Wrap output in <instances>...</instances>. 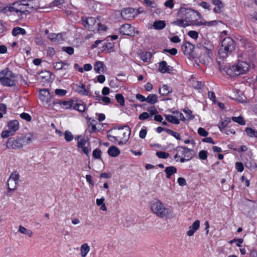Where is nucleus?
Masks as SVG:
<instances>
[{
  "mask_svg": "<svg viewBox=\"0 0 257 257\" xmlns=\"http://www.w3.org/2000/svg\"><path fill=\"white\" fill-rule=\"evenodd\" d=\"M200 14L193 9L183 6L181 7L178 12L179 19L172 22L171 24L180 27L185 28L189 26H212L217 25L219 21H212L210 22L199 21L196 18L199 17Z\"/></svg>",
  "mask_w": 257,
  "mask_h": 257,
  "instance_id": "obj_1",
  "label": "nucleus"
},
{
  "mask_svg": "<svg viewBox=\"0 0 257 257\" xmlns=\"http://www.w3.org/2000/svg\"><path fill=\"white\" fill-rule=\"evenodd\" d=\"M214 46L210 41H205L203 45L197 44L196 46L197 54L201 63L207 65L211 60Z\"/></svg>",
  "mask_w": 257,
  "mask_h": 257,
  "instance_id": "obj_2",
  "label": "nucleus"
},
{
  "mask_svg": "<svg viewBox=\"0 0 257 257\" xmlns=\"http://www.w3.org/2000/svg\"><path fill=\"white\" fill-rule=\"evenodd\" d=\"M150 208L153 213L158 217L165 219L173 217V210L166 207L159 200L151 201L150 204Z\"/></svg>",
  "mask_w": 257,
  "mask_h": 257,
  "instance_id": "obj_3",
  "label": "nucleus"
},
{
  "mask_svg": "<svg viewBox=\"0 0 257 257\" xmlns=\"http://www.w3.org/2000/svg\"><path fill=\"white\" fill-rule=\"evenodd\" d=\"M174 158L176 162L184 163L192 159L194 155L193 151L186 147H178L176 149Z\"/></svg>",
  "mask_w": 257,
  "mask_h": 257,
  "instance_id": "obj_4",
  "label": "nucleus"
},
{
  "mask_svg": "<svg viewBox=\"0 0 257 257\" xmlns=\"http://www.w3.org/2000/svg\"><path fill=\"white\" fill-rule=\"evenodd\" d=\"M250 68L249 65L244 61L239 62L236 65L229 67L225 70V73L231 77L238 76L246 73Z\"/></svg>",
  "mask_w": 257,
  "mask_h": 257,
  "instance_id": "obj_5",
  "label": "nucleus"
},
{
  "mask_svg": "<svg viewBox=\"0 0 257 257\" xmlns=\"http://www.w3.org/2000/svg\"><path fill=\"white\" fill-rule=\"evenodd\" d=\"M235 49V43L230 37H226L222 41L218 51L220 57L224 58L230 55Z\"/></svg>",
  "mask_w": 257,
  "mask_h": 257,
  "instance_id": "obj_6",
  "label": "nucleus"
},
{
  "mask_svg": "<svg viewBox=\"0 0 257 257\" xmlns=\"http://www.w3.org/2000/svg\"><path fill=\"white\" fill-rule=\"evenodd\" d=\"M0 82L8 87L15 86L16 84V76L8 68H6L0 72Z\"/></svg>",
  "mask_w": 257,
  "mask_h": 257,
  "instance_id": "obj_7",
  "label": "nucleus"
},
{
  "mask_svg": "<svg viewBox=\"0 0 257 257\" xmlns=\"http://www.w3.org/2000/svg\"><path fill=\"white\" fill-rule=\"evenodd\" d=\"M25 3L26 1L24 0L16 1L8 7L7 11L16 15L19 19H21L24 15L28 14Z\"/></svg>",
  "mask_w": 257,
  "mask_h": 257,
  "instance_id": "obj_8",
  "label": "nucleus"
},
{
  "mask_svg": "<svg viewBox=\"0 0 257 257\" xmlns=\"http://www.w3.org/2000/svg\"><path fill=\"white\" fill-rule=\"evenodd\" d=\"M114 135L117 136L118 145H123L128 141L131 134V129L128 126H122L113 131Z\"/></svg>",
  "mask_w": 257,
  "mask_h": 257,
  "instance_id": "obj_9",
  "label": "nucleus"
},
{
  "mask_svg": "<svg viewBox=\"0 0 257 257\" xmlns=\"http://www.w3.org/2000/svg\"><path fill=\"white\" fill-rule=\"evenodd\" d=\"M75 139L77 141V147L81 148L83 153L85 154L86 155H88L91 151V149L90 147L85 146L87 144L89 145L88 139L84 137H82L80 136H78L75 138Z\"/></svg>",
  "mask_w": 257,
  "mask_h": 257,
  "instance_id": "obj_10",
  "label": "nucleus"
},
{
  "mask_svg": "<svg viewBox=\"0 0 257 257\" xmlns=\"http://www.w3.org/2000/svg\"><path fill=\"white\" fill-rule=\"evenodd\" d=\"M82 24L84 27L89 30V31L95 32L96 30V23L97 20L93 17H82Z\"/></svg>",
  "mask_w": 257,
  "mask_h": 257,
  "instance_id": "obj_11",
  "label": "nucleus"
},
{
  "mask_svg": "<svg viewBox=\"0 0 257 257\" xmlns=\"http://www.w3.org/2000/svg\"><path fill=\"white\" fill-rule=\"evenodd\" d=\"M23 140L21 138L16 139L10 138L6 144V147L8 149H16L23 146Z\"/></svg>",
  "mask_w": 257,
  "mask_h": 257,
  "instance_id": "obj_12",
  "label": "nucleus"
},
{
  "mask_svg": "<svg viewBox=\"0 0 257 257\" xmlns=\"http://www.w3.org/2000/svg\"><path fill=\"white\" fill-rule=\"evenodd\" d=\"M28 14L41 9L39 2L38 0H24Z\"/></svg>",
  "mask_w": 257,
  "mask_h": 257,
  "instance_id": "obj_13",
  "label": "nucleus"
},
{
  "mask_svg": "<svg viewBox=\"0 0 257 257\" xmlns=\"http://www.w3.org/2000/svg\"><path fill=\"white\" fill-rule=\"evenodd\" d=\"M39 97L44 105L46 106H50L49 103L51 99V96L48 89H43L40 90Z\"/></svg>",
  "mask_w": 257,
  "mask_h": 257,
  "instance_id": "obj_14",
  "label": "nucleus"
},
{
  "mask_svg": "<svg viewBox=\"0 0 257 257\" xmlns=\"http://www.w3.org/2000/svg\"><path fill=\"white\" fill-rule=\"evenodd\" d=\"M119 32L122 35H125L130 36H135L136 33L134 27H132L128 24H125L122 25L119 28ZM136 33H138V31H136Z\"/></svg>",
  "mask_w": 257,
  "mask_h": 257,
  "instance_id": "obj_15",
  "label": "nucleus"
},
{
  "mask_svg": "<svg viewBox=\"0 0 257 257\" xmlns=\"http://www.w3.org/2000/svg\"><path fill=\"white\" fill-rule=\"evenodd\" d=\"M136 14L135 9L130 8L124 9L121 12L122 18L125 20H131L134 19Z\"/></svg>",
  "mask_w": 257,
  "mask_h": 257,
  "instance_id": "obj_16",
  "label": "nucleus"
},
{
  "mask_svg": "<svg viewBox=\"0 0 257 257\" xmlns=\"http://www.w3.org/2000/svg\"><path fill=\"white\" fill-rule=\"evenodd\" d=\"M73 88L76 92L82 95H89V91L85 88V85L82 83L74 84Z\"/></svg>",
  "mask_w": 257,
  "mask_h": 257,
  "instance_id": "obj_17",
  "label": "nucleus"
},
{
  "mask_svg": "<svg viewBox=\"0 0 257 257\" xmlns=\"http://www.w3.org/2000/svg\"><path fill=\"white\" fill-rule=\"evenodd\" d=\"M181 49L185 55H190L194 49V47L191 43L185 42L182 45Z\"/></svg>",
  "mask_w": 257,
  "mask_h": 257,
  "instance_id": "obj_18",
  "label": "nucleus"
},
{
  "mask_svg": "<svg viewBox=\"0 0 257 257\" xmlns=\"http://www.w3.org/2000/svg\"><path fill=\"white\" fill-rule=\"evenodd\" d=\"M200 227V221L198 220H195L193 224L189 227V230L187 232V234L189 236H192L194 233L199 229Z\"/></svg>",
  "mask_w": 257,
  "mask_h": 257,
  "instance_id": "obj_19",
  "label": "nucleus"
},
{
  "mask_svg": "<svg viewBox=\"0 0 257 257\" xmlns=\"http://www.w3.org/2000/svg\"><path fill=\"white\" fill-rule=\"evenodd\" d=\"M173 69V68L167 65L166 61H163L159 63V70L160 72L163 73L166 72L169 73Z\"/></svg>",
  "mask_w": 257,
  "mask_h": 257,
  "instance_id": "obj_20",
  "label": "nucleus"
},
{
  "mask_svg": "<svg viewBox=\"0 0 257 257\" xmlns=\"http://www.w3.org/2000/svg\"><path fill=\"white\" fill-rule=\"evenodd\" d=\"M8 126L9 130L15 134V133L19 128V121L17 120H11L8 122Z\"/></svg>",
  "mask_w": 257,
  "mask_h": 257,
  "instance_id": "obj_21",
  "label": "nucleus"
},
{
  "mask_svg": "<svg viewBox=\"0 0 257 257\" xmlns=\"http://www.w3.org/2000/svg\"><path fill=\"white\" fill-rule=\"evenodd\" d=\"M90 247L87 243H83L80 246V255L81 257H86L90 251Z\"/></svg>",
  "mask_w": 257,
  "mask_h": 257,
  "instance_id": "obj_22",
  "label": "nucleus"
},
{
  "mask_svg": "<svg viewBox=\"0 0 257 257\" xmlns=\"http://www.w3.org/2000/svg\"><path fill=\"white\" fill-rule=\"evenodd\" d=\"M107 153L110 156L115 157L119 155L120 151L116 147L112 146L109 148Z\"/></svg>",
  "mask_w": 257,
  "mask_h": 257,
  "instance_id": "obj_23",
  "label": "nucleus"
},
{
  "mask_svg": "<svg viewBox=\"0 0 257 257\" xmlns=\"http://www.w3.org/2000/svg\"><path fill=\"white\" fill-rule=\"evenodd\" d=\"M172 92V89H171L167 85H163V86L159 88V92L162 96H166L169 93Z\"/></svg>",
  "mask_w": 257,
  "mask_h": 257,
  "instance_id": "obj_24",
  "label": "nucleus"
},
{
  "mask_svg": "<svg viewBox=\"0 0 257 257\" xmlns=\"http://www.w3.org/2000/svg\"><path fill=\"white\" fill-rule=\"evenodd\" d=\"M18 231L22 234L28 236L30 237H32L33 234V232L31 230L27 229L22 225L19 226Z\"/></svg>",
  "mask_w": 257,
  "mask_h": 257,
  "instance_id": "obj_25",
  "label": "nucleus"
},
{
  "mask_svg": "<svg viewBox=\"0 0 257 257\" xmlns=\"http://www.w3.org/2000/svg\"><path fill=\"white\" fill-rule=\"evenodd\" d=\"M213 4L217 7L214 8L213 11L216 13H220L221 12V9L223 7L222 2L220 0H213Z\"/></svg>",
  "mask_w": 257,
  "mask_h": 257,
  "instance_id": "obj_26",
  "label": "nucleus"
},
{
  "mask_svg": "<svg viewBox=\"0 0 257 257\" xmlns=\"http://www.w3.org/2000/svg\"><path fill=\"white\" fill-rule=\"evenodd\" d=\"M165 172L167 175V178L170 179L171 176L177 172V169L174 166H169L166 168Z\"/></svg>",
  "mask_w": 257,
  "mask_h": 257,
  "instance_id": "obj_27",
  "label": "nucleus"
},
{
  "mask_svg": "<svg viewBox=\"0 0 257 257\" xmlns=\"http://www.w3.org/2000/svg\"><path fill=\"white\" fill-rule=\"evenodd\" d=\"M166 26L165 22L161 20L156 21L153 24V27L156 30H162Z\"/></svg>",
  "mask_w": 257,
  "mask_h": 257,
  "instance_id": "obj_28",
  "label": "nucleus"
},
{
  "mask_svg": "<svg viewBox=\"0 0 257 257\" xmlns=\"http://www.w3.org/2000/svg\"><path fill=\"white\" fill-rule=\"evenodd\" d=\"M12 33L14 36H16L20 34L23 35H25L26 34V31L23 28L17 27L13 29Z\"/></svg>",
  "mask_w": 257,
  "mask_h": 257,
  "instance_id": "obj_29",
  "label": "nucleus"
},
{
  "mask_svg": "<svg viewBox=\"0 0 257 257\" xmlns=\"http://www.w3.org/2000/svg\"><path fill=\"white\" fill-rule=\"evenodd\" d=\"M68 65H69L67 63L63 61L57 62L53 64V67L54 69L57 70H61L63 68L66 69L65 68V66H68Z\"/></svg>",
  "mask_w": 257,
  "mask_h": 257,
  "instance_id": "obj_30",
  "label": "nucleus"
},
{
  "mask_svg": "<svg viewBox=\"0 0 257 257\" xmlns=\"http://www.w3.org/2000/svg\"><path fill=\"white\" fill-rule=\"evenodd\" d=\"M146 101L150 104H155L158 101V96L155 94H150L146 98Z\"/></svg>",
  "mask_w": 257,
  "mask_h": 257,
  "instance_id": "obj_31",
  "label": "nucleus"
},
{
  "mask_svg": "<svg viewBox=\"0 0 257 257\" xmlns=\"http://www.w3.org/2000/svg\"><path fill=\"white\" fill-rule=\"evenodd\" d=\"M94 70L97 73H100L103 71V63L101 61H97L95 63L94 66Z\"/></svg>",
  "mask_w": 257,
  "mask_h": 257,
  "instance_id": "obj_32",
  "label": "nucleus"
},
{
  "mask_svg": "<svg viewBox=\"0 0 257 257\" xmlns=\"http://www.w3.org/2000/svg\"><path fill=\"white\" fill-rule=\"evenodd\" d=\"M104 197H102L100 199H97L96 200V204L98 206H100V209L102 211L107 210V207L104 203Z\"/></svg>",
  "mask_w": 257,
  "mask_h": 257,
  "instance_id": "obj_33",
  "label": "nucleus"
},
{
  "mask_svg": "<svg viewBox=\"0 0 257 257\" xmlns=\"http://www.w3.org/2000/svg\"><path fill=\"white\" fill-rule=\"evenodd\" d=\"M165 117L166 120L171 123L176 124H178L180 123L179 120L178 118H177L175 116L172 115H165Z\"/></svg>",
  "mask_w": 257,
  "mask_h": 257,
  "instance_id": "obj_34",
  "label": "nucleus"
},
{
  "mask_svg": "<svg viewBox=\"0 0 257 257\" xmlns=\"http://www.w3.org/2000/svg\"><path fill=\"white\" fill-rule=\"evenodd\" d=\"M245 131L248 136L251 138L254 137L257 139V131L252 129L251 127H246Z\"/></svg>",
  "mask_w": 257,
  "mask_h": 257,
  "instance_id": "obj_35",
  "label": "nucleus"
},
{
  "mask_svg": "<svg viewBox=\"0 0 257 257\" xmlns=\"http://www.w3.org/2000/svg\"><path fill=\"white\" fill-rule=\"evenodd\" d=\"M18 183V182L14 181H12L11 182V181H10V180L8 179V182H7V185H8V189L10 191L15 190L16 188L17 185Z\"/></svg>",
  "mask_w": 257,
  "mask_h": 257,
  "instance_id": "obj_36",
  "label": "nucleus"
},
{
  "mask_svg": "<svg viewBox=\"0 0 257 257\" xmlns=\"http://www.w3.org/2000/svg\"><path fill=\"white\" fill-rule=\"evenodd\" d=\"M230 122L229 118H226L224 120L221 121L218 124V127L221 132Z\"/></svg>",
  "mask_w": 257,
  "mask_h": 257,
  "instance_id": "obj_37",
  "label": "nucleus"
},
{
  "mask_svg": "<svg viewBox=\"0 0 257 257\" xmlns=\"http://www.w3.org/2000/svg\"><path fill=\"white\" fill-rule=\"evenodd\" d=\"M231 119L233 121L237 122L242 125H245V122L243 118L241 116H237V117L232 116L231 117Z\"/></svg>",
  "mask_w": 257,
  "mask_h": 257,
  "instance_id": "obj_38",
  "label": "nucleus"
},
{
  "mask_svg": "<svg viewBox=\"0 0 257 257\" xmlns=\"http://www.w3.org/2000/svg\"><path fill=\"white\" fill-rule=\"evenodd\" d=\"M20 176L19 175V173L17 171H15L12 173L11 174L9 179L10 180V181H14L16 182H18L19 180Z\"/></svg>",
  "mask_w": 257,
  "mask_h": 257,
  "instance_id": "obj_39",
  "label": "nucleus"
},
{
  "mask_svg": "<svg viewBox=\"0 0 257 257\" xmlns=\"http://www.w3.org/2000/svg\"><path fill=\"white\" fill-rule=\"evenodd\" d=\"M64 138L67 142H71L73 140L74 137L71 132L66 131L64 133Z\"/></svg>",
  "mask_w": 257,
  "mask_h": 257,
  "instance_id": "obj_40",
  "label": "nucleus"
},
{
  "mask_svg": "<svg viewBox=\"0 0 257 257\" xmlns=\"http://www.w3.org/2000/svg\"><path fill=\"white\" fill-rule=\"evenodd\" d=\"M96 30L95 32H99L100 31H105L106 30V27L105 26L102 25L99 21L97 19V23H96Z\"/></svg>",
  "mask_w": 257,
  "mask_h": 257,
  "instance_id": "obj_41",
  "label": "nucleus"
},
{
  "mask_svg": "<svg viewBox=\"0 0 257 257\" xmlns=\"http://www.w3.org/2000/svg\"><path fill=\"white\" fill-rule=\"evenodd\" d=\"M151 57V54L150 53H143L141 54V58L144 62H148L150 61Z\"/></svg>",
  "mask_w": 257,
  "mask_h": 257,
  "instance_id": "obj_42",
  "label": "nucleus"
},
{
  "mask_svg": "<svg viewBox=\"0 0 257 257\" xmlns=\"http://www.w3.org/2000/svg\"><path fill=\"white\" fill-rule=\"evenodd\" d=\"M115 98L120 105L123 106L124 105V98L121 94H116Z\"/></svg>",
  "mask_w": 257,
  "mask_h": 257,
  "instance_id": "obj_43",
  "label": "nucleus"
},
{
  "mask_svg": "<svg viewBox=\"0 0 257 257\" xmlns=\"http://www.w3.org/2000/svg\"><path fill=\"white\" fill-rule=\"evenodd\" d=\"M156 155L161 159H166L169 156V154L168 153L162 151L157 152Z\"/></svg>",
  "mask_w": 257,
  "mask_h": 257,
  "instance_id": "obj_44",
  "label": "nucleus"
},
{
  "mask_svg": "<svg viewBox=\"0 0 257 257\" xmlns=\"http://www.w3.org/2000/svg\"><path fill=\"white\" fill-rule=\"evenodd\" d=\"M62 49L69 55H72L74 53V49L72 47H63Z\"/></svg>",
  "mask_w": 257,
  "mask_h": 257,
  "instance_id": "obj_45",
  "label": "nucleus"
},
{
  "mask_svg": "<svg viewBox=\"0 0 257 257\" xmlns=\"http://www.w3.org/2000/svg\"><path fill=\"white\" fill-rule=\"evenodd\" d=\"M13 135H14V133L9 130L3 131L1 134V136L3 138H6Z\"/></svg>",
  "mask_w": 257,
  "mask_h": 257,
  "instance_id": "obj_46",
  "label": "nucleus"
},
{
  "mask_svg": "<svg viewBox=\"0 0 257 257\" xmlns=\"http://www.w3.org/2000/svg\"><path fill=\"white\" fill-rule=\"evenodd\" d=\"M93 156L95 159H100L101 158V152L98 149H95L92 153Z\"/></svg>",
  "mask_w": 257,
  "mask_h": 257,
  "instance_id": "obj_47",
  "label": "nucleus"
},
{
  "mask_svg": "<svg viewBox=\"0 0 257 257\" xmlns=\"http://www.w3.org/2000/svg\"><path fill=\"white\" fill-rule=\"evenodd\" d=\"M188 35L191 38L196 40L198 38V33L195 31H190L188 32Z\"/></svg>",
  "mask_w": 257,
  "mask_h": 257,
  "instance_id": "obj_48",
  "label": "nucleus"
},
{
  "mask_svg": "<svg viewBox=\"0 0 257 257\" xmlns=\"http://www.w3.org/2000/svg\"><path fill=\"white\" fill-rule=\"evenodd\" d=\"M21 118L26 120L27 121H30L31 120V116L27 113L23 112L20 114Z\"/></svg>",
  "mask_w": 257,
  "mask_h": 257,
  "instance_id": "obj_49",
  "label": "nucleus"
},
{
  "mask_svg": "<svg viewBox=\"0 0 257 257\" xmlns=\"http://www.w3.org/2000/svg\"><path fill=\"white\" fill-rule=\"evenodd\" d=\"M198 134L202 137H207L208 135V133L202 127H199L198 130Z\"/></svg>",
  "mask_w": 257,
  "mask_h": 257,
  "instance_id": "obj_50",
  "label": "nucleus"
},
{
  "mask_svg": "<svg viewBox=\"0 0 257 257\" xmlns=\"http://www.w3.org/2000/svg\"><path fill=\"white\" fill-rule=\"evenodd\" d=\"M207 152L206 151H200L198 154L199 157L201 160H205L207 158Z\"/></svg>",
  "mask_w": 257,
  "mask_h": 257,
  "instance_id": "obj_51",
  "label": "nucleus"
},
{
  "mask_svg": "<svg viewBox=\"0 0 257 257\" xmlns=\"http://www.w3.org/2000/svg\"><path fill=\"white\" fill-rule=\"evenodd\" d=\"M74 108L80 112H84L85 109V106L83 104H76Z\"/></svg>",
  "mask_w": 257,
  "mask_h": 257,
  "instance_id": "obj_52",
  "label": "nucleus"
},
{
  "mask_svg": "<svg viewBox=\"0 0 257 257\" xmlns=\"http://www.w3.org/2000/svg\"><path fill=\"white\" fill-rule=\"evenodd\" d=\"M112 135H107V137L108 138L109 140L113 143H118L117 136L116 135H114L113 132L112 133Z\"/></svg>",
  "mask_w": 257,
  "mask_h": 257,
  "instance_id": "obj_53",
  "label": "nucleus"
},
{
  "mask_svg": "<svg viewBox=\"0 0 257 257\" xmlns=\"http://www.w3.org/2000/svg\"><path fill=\"white\" fill-rule=\"evenodd\" d=\"M235 168L238 172H241L244 170V167L242 163L240 162H236L235 164Z\"/></svg>",
  "mask_w": 257,
  "mask_h": 257,
  "instance_id": "obj_54",
  "label": "nucleus"
},
{
  "mask_svg": "<svg viewBox=\"0 0 257 257\" xmlns=\"http://www.w3.org/2000/svg\"><path fill=\"white\" fill-rule=\"evenodd\" d=\"M21 138L23 140V145L28 144L32 141V139L31 137H21Z\"/></svg>",
  "mask_w": 257,
  "mask_h": 257,
  "instance_id": "obj_55",
  "label": "nucleus"
},
{
  "mask_svg": "<svg viewBox=\"0 0 257 257\" xmlns=\"http://www.w3.org/2000/svg\"><path fill=\"white\" fill-rule=\"evenodd\" d=\"M164 5L166 7L172 9L174 7L173 0H167L165 2Z\"/></svg>",
  "mask_w": 257,
  "mask_h": 257,
  "instance_id": "obj_56",
  "label": "nucleus"
},
{
  "mask_svg": "<svg viewBox=\"0 0 257 257\" xmlns=\"http://www.w3.org/2000/svg\"><path fill=\"white\" fill-rule=\"evenodd\" d=\"M56 94L59 96H64L66 93V91L64 89H57L55 90Z\"/></svg>",
  "mask_w": 257,
  "mask_h": 257,
  "instance_id": "obj_57",
  "label": "nucleus"
},
{
  "mask_svg": "<svg viewBox=\"0 0 257 257\" xmlns=\"http://www.w3.org/2000/svg\"><path fill=\"white\" fill-rule=\"evenodd\" d=\"M149 113L147 112L142 113L139 116V118L141 120H145L149 118Z\"/></svg>",
  "mask_w": 257,
  "mask_h": 257,
  "instance_id": "obj_58",
  "label": "nucleus"
},
{
  "mask_svg": "<svg viewBox=\"0 0 257 257\" xmlns=\"http://www.w3.org/2000/svg\"><path fill=\"white\" fill-rule=\"evenodd\" d=\"M177 181H178L179 185L181 186H184L186 184V181L184 178L179 177Z\"/></svg>",
  "mask_w": 257,
  "mask_h": 257,
  "instance_id": "obj_59",
  "label": "nucleus"
},
{
  "mask_svg": "<svg viewBox=\"0 0 257 257\" xmlns=\"http://www.w3.org/2000/svg\"><path fill=\"white\" fill-rule=\"evenodd\" d=\"M165 52L169 53L172 55H175L177 53V50L176 48H172L171 49H164Z\"/></svg>",
  "mask_w": 257,
  "mask_h": 257,
  "instance_id": "obj_60",
  "label": "nucleus"
},
{
  "mask_svg": "<svg viewBox=\"0 0 257 257\" xmlns=\"http://www.w3.org/2000/svg\"><path fill=\"white\" fill-rule=\"evenodd\" d=\"M202 142L205 143H210L212 144H215V143L214 140L210 137H206L202 139Z\"/></svg>",
  "mask_w": 257,
  "mask_h": 257,
  "instance_id": "obj_61",
  "label": "nucleus"
},
{
  "mask_svg": "<svg viewBox=\"0 0 257 257\" xmlns=\"http://www.w3.org/2000/svg\"><path fill=\"white\" fill-rule=\"evenodd\" d=\"M170 40L171 42H172V43H179L181 41L180 39L179 38V37L178 36H173V37H171L170 39Z\"/></svg>",
  "mask_w": 257,
  "mask_h": 257,
  "instance_id": "obj_62",
  "label": "nucleus"
},
{
  "mask_svg": "<svg viewBox=\"0 0 257 257\" xmlns=\"http://www.w3.org/2000/svg\"><path fill=\"white\" fill-rule=\"evenodd\" d=\"M147 130L146 129H142L139 133V137L141 139H144L147 135Z\"/></svg>",
  "mask_w": 257,
  "mask_h": 257,
  "instance_id": "obj_63",
  "label": "nucleus"
},
{
  "mask_svg": "<svg viewBox=\"0 0 257 257\" xmlns=\"http://www.w3.org/2000/svg\"><path fill=\"white\" fill-rule=\"evenodd\" d=\"M208 97L213 102L215 101L216 96L215 93L212 91H209L208 93Z\"/></svg>",
  "mask_w": 257,
  "mask_h": 257,
  "instance_id": "obj_64",
  "label": "nucleus"
}]
</instances>
